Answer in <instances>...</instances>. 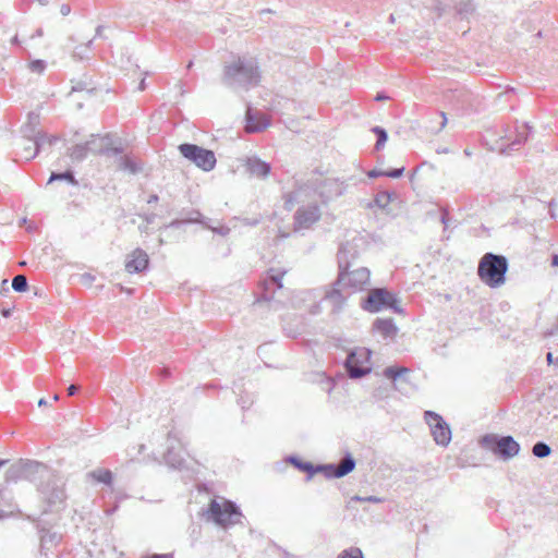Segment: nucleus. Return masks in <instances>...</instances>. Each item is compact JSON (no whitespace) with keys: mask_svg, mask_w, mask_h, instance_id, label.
Segmentation results:
<instances>
[{"mask_svg":"<svg viewBox=\"0 0 558 558\" xmlns=\"http://www.w3.org/2000/svg\"><path fill=\"white\" fill-rule=\"evenodd\" d=\"M221 81L231 88H248L258 85L260 70L256 58L250 56H234L223 65Z\"/></svg>","mask_w":558,"mask_h":558,"instance_id":"nucleus-1","label":"nucleus"},{"mask_svg":"<svg viewBox=\"0 0 558 558\" xmlns=\"http://www.w3.org/2000/svg\"><path fill=\"white\" fill-rule=\"evenodd\" d=\"M349 243L341 245L338 252L339 275L336 286L347 289V294L362 290L369 281V271L365 267H360L351 270V263L349 255L354 257L355 252Z\"/></svg>","mask_w":558,"mask_h":558,"instance_id":"nucleus-2","label":"nucleus"},{"mask_svg":"<svg viewBox=\"0 0 558 558\" xmlns=\"http://www.w3.org/2000/svg\"><path fill=\"white\" fill-rule=\"evenodd\" d=\"M508 260L502 255L486 253L478 263L480 279L490 288H498L506 281Z\"/></svg>","mask_w":558,"mask_h":558,"instance_id":"nucleus-3","label":"nucleus"},{"mask_svg":"<svg viewBox=\"0 0 558 558\" xmlns=\"http://www.w3.org/2000/svg\"><path fill=\"white\" fill-rule=\"evenodd\" d=\"M38 487L43 501L47 505L45 511H58L65 502L66 495L63 483L50 471L49 475H41Z\"/></svg>","mask_w":558,"mask_h":558,"instance_id":"nucleus-4","label":"nucleus"},{"mask_svg":"<svg viewBox=\"0 0 558 558\" xmlns=\"http://www.w3.org/2000/svg\"><path fill=\"white\" fill-rule=\"evenodd\" d=\"M289 461L293 463L299 470L308 473V480L312 477L314 473L323 472L327 478L332 477H342L349 474L355 468V460L351 454H345V457L340 461L338 465L335 464H326V465H317L313 466L310 462H302L294 457H290Z\"/></svg>","mask_w":558,"mask_h":558,"instance_id":"nucleus-5","label":"nucleus"},{"mask_svg":"<svg viewBox=\"0 0 558 558\" xmlns=\"http://www.w3.org/2000/svg\"><path fill=\"white\" fill-rule=\"evenodd\" d=\"M480 445L505 461L514 458L520 452L519 442L510 435L486 434L480 439Z\"/></svg>","mask_w":558,"mask_h":558,"instance_id":"nucleus-6","label":"nucleus"},{"mask_svg":"<svg viewBox=\"0 0 558 558\" xmlns=\"http://www.w3.org/2000/svg\"><path fill=\"white\" fill-rule=\"evenodd\" d=\"M209 518L222 527L240 522L242 517L239 508L231 501L217 497L211 500L208 509Z\"/></svg>","mask_w":558,"mask_h":558,"instance_id":"nucleus-7","label":"nucleus"},{"mask_svg":"<svg viewBox=\"0 0 558 558\" xmlns=\"http://www.w3.org/2000/svg\"><path fill=\"white\" fill-rule=\"evenodd\" d=\"M41 475H49V470L45 464L35 461L20 460L10 465L7 470L5 482L12 483L22 478L36 481L40 478Z\"/></svg>","mask_w":558,"mask_h":558,"instance_id":"nucleus-8","label":"nucleus"},{"mask_svg":"<svg viewBox=\"0 0 558 558\" xmlns=\"http://www.w3.org/2000/svg\"><path fill=\"white\" fill-rule=\"evenodd\" d=\"M179 150L184 158L192 161L204 171H210L216 166V157L213 150L205 149L194 144H181Z\"/></svg>","mask_w":558,"mask_h":558,"instance_id":"nucleus-9","label":"nucleus"},{"mask_svg":"<svg viewBox=\"0 0 558 558\" xmlns=\"http://www.w3.org/2000/svg\"><path fill=\"white\" fill-rule=\"evenodd\" d=\"M345 368L351 378H361L372 371L371 351L364 348L349 353Z\"/></svg>","mask_w":558,"mask_h":558,"instance_id":"nucleus-10","label":"nucleus"},{"mask_svg":"<svg viewBox=\"0 0 558 558\" xmlns=\"http://www.w3.org/2000/svg\"><path fill=\"white\" fill-rule=\"evenodd\" d=\"M323 203H327L343 194L345 184L336 178H316L311 180Z\"/></svg>","mask_w":558,"mask_h":558,"instance_id":"nucleus-11","label":"nucleus"},{"mask_svg":"<svg viewBox=\"0 0 558 558\" xmlns=\"http://www.w3.org/2000/svg\"><path fill=\"white\" fill-rule=\"evenodd\" d=\"M424 416L436 444L447 446L451 439V430L448 424L439 414L433 411H426Z\"/></svg>","mask_w":558,"mask_h":558,"instance_id":"nucleus-12","label":"nucleus"},{"mask_svg":"<svg viewBox=\"0 0 558 558\" xmlns=\"http://www.w3.org/2000/svg\"><path fill=\"white\" fill-rule=\"evenodd\" d=\"M411 369L405 366L386 367V379L391 380L393 388L402 395H408L413 390V385L409 379Z\"/></svg>","mask_w":558,"mask_h":558,"instance_id":"nucleus-13","label":"nucleus"},{"mask_svg":"<svg viewBox=\"0 0 558 558\" xmlns=\"http://www.w3.org/2000/svg\"><path fill=\"white\" fill-rule=\"evenodd\" d=\"M320 218V210L317 205H310L299 208L294 214V229H307Z\"/></svg>","mask_w":558,"mask_h":558,"instance_id":"nucleus-14","label":"nucleus"},{"mask_svg":"<svg viewBox=\"0 0 558 558\" xmlns=\"http://www.w3.org/2000/svg\"><path fill=\"white\" fill-rule=\"evenodd\" d=\"M89 153L92 154H113L118 155L121 153L120 148L112 147L111 140L108 135L99 136V135H90L89 140L86 142Z\"/></svg>","mask_w":558,"mask_h":558,"instance_id":"nucleus-15","label":"nucleus"},{"mask_svg":"<svg viewBox=\"0 0 558 558\" xmlns=\"http://www.w3.org/2000/svg\"><path fill=\"white\" fill-rule=\"evenodd\" d=\"M149 263L148 255L142 248H136L126 256L125 270L129 274L144 271Z\"/></svg>","mask_w":558,"mask_h":558,"instance_id":"nucleus-16","label":"nucleus"},{"mask_svg":"<svg viewBox=\"0 0 558 558\" xmlns=\"http://www.w3.org/2000/svg\"><path fill=\"white\" fill-rule=\"evenodd\" d=\"M270 124L268 117L259 111H254L251 107L246 110V125L247 133L262 132Z\"/></svg>","mask_w":558,"mask_h":558,"instance_id":"nucleus-17","label":"nucleus"},{"mask_svg":"<svg viewBox=\"0 0 558 558\" xmlns=\"http://www.w3.org/2000/svg\"><path fill=\"white\" fill-rule=\"evenodd\" d=\"M384 306V288L372 290L362 303V307L371 313L378 312Z\"/></svg>","mask_w":558,"mask_h":558,"instance_id":"nucleus-18","label":"nucleus"},{"mask_svg":"<svg viewBox=\"0 0 558 558\" xmlns=\"http://www.w3.org/2000/svg\"><path fill=\"white\" fill-rule=\"evenodd\" d=\"M245 167L247 172L256 178H266L270 172V165L255 157L247 158Z\"/></svg>","mask_w":558,"mask_h":558,"instance_id":"nucleus-19","label":"nucleus"},{"mask_svg":"<svg viewBox=\"0 0 558 558\" xmlns=\"http://www.w3.org/2000/svg\"><path fill=\"white\" fill-rule=\"evenodd\" d=\"M28 138H24L20 144L17 148L16 155L24 160H31L35 158V156L38 154V150H36V146H34V138H31L32 136H27Z\"/></svg>","mask_w":558,"mask_h":558,"instance_id":"nucleus-20","label":"nucleus"},{"mask_svg":"<svg viewBox=\"0 0 558 558\" xmlns=\"http://www.w3.org/2000/svg\"><path fill=\"white\" fill-rule=\"evenodd\" d=\"M86 478L110 486L113 481V474L108 469H96V470L88 472L86 474Z\"/></svg>","mask_w":558,"mask_h":558,"instance_id":"nucleus-21","label":"nucleus"},{"mask_svg":"<svg viewBox=\"0 0 558 558\" xmlns=\"http://www.w3.org/2000/svg\"><path fill=\"white\" fill-rule=\"evenodd\" d=\"M343 291L347 292V289H343L342 287H338L335 284V287L331 290L326 292L325 299L332 304L333 308H340V306L343 304L345 300Z\"/></svg>","mask_w":558,"mask_h":558,"instance_id":"nucleus-22","label":"nucleus"},{"mask_svg":"<svg viewBox=\"0 0 558 558\" xmlns=\"http://www.w3.org/2000/svg\"><path fill=\"white\" fill-rule=\"evenodd\" d=\"M531 126L529 123H523L521 126V130L517 129V136L510 143L509 148L511 150H517L521 145H523L529 137V132L531 131Z\"/></svg>","mask_w":558,"mask_h":558,"instance_id":"nucleus-23","label":"nucleus"},{"mask_svg":"<svg viewBox=\"0 0 558 558\" xmlns=\"http://www.w3.org/2000/svg\"><path fill=\"white\" fill-rule=\"evenodd\" d=\"M475 9L476 5L472 0H460L454 4L456 13L461 19H466L469 15L473 14Z\"/></svg>","mask_w":558,"mask_h":558,"instance_id":"nucleus-24","label":"nucleus"},{"mask_svg":"<svg viewBox=\"0 0 558 558\" xmlns=\"http://www.w3.org/2000/svg\"><path fill=\"white\" fill-rule=\"evenodd\" d=\"M163 458L166 462L172 468H179L183 462L182 457L178 452H175L174 446L172 444L168 445V449Z\"/></svg>","mask_w":558,"mask_h":558,"instance_id":"nucleus-25","label":"nucleus"},{"mask_svg":"<svg viewBox=\"0 0 558 558\" xmlns=\"http://www.w3.org/2000/svg\"><path fill=\"white\" fill-rule=\"evenodd\" d=\"M89 154L88 147L86 143L84 144H76L69 148V156L72 158V160L75 161H82L87 157Z\"/></svg>","mask_w":558,"mask_h":558,"instance_id":"nucleus-26","label":"nucleus"},{"mask_svg":"<svg viewBox=\"0 0 558 558\" xmlns=\"http://www.w3.org/2000/svg\"><path fill=\"white\" fill-rule=\"evenodd\" d=\"M118 169L129 171L130 173H136L141 168L131 157L121 156L118 159Z\"/></svg>","mask_w":558,"mask_h":558,"instance_id":"nucleus-27","label":"nucleus"},{"mask_svg":"<svg viewBox=\"0 0 558 558\" xmlns=\"http://www.w3.org/2000/svg\"><path fill=\"white\" fill-rule=\"evenodd\" d=\"M392 310L397 314H404V310L401 306V301L396 294L386 290V310Z\"/></svg>","mask_w":558,"mask_h":558,"instance_id":"nucleus-28","label":"nucleus"},{"mask_svg":"<svg viewBox=\"0 0 558 558\" xmlns=\"http://www.w3.org/2000/svg\"><path fill=\"white\" fill-rule=\"evenodd\" d=\"M34 136V146H36V150L45 149L46 146L51 147L53 143L57 141L56 136H47L46 134H35Z\"/></svg>","mask_w":558,"mask_h":558,"instance_id":"nucleus-29","label":"nucleus"},{"mask_svg":"<svg viewBox=\"0 0 558 558\" xmlns=\"http://www.w3.org/2000/svg\"><path fill=\"white\" fill-rule=\"evenodd\" d=\"M532 453L539 459H544L550 456L551 448L544 441H537L532 448Z\"/></svg>","mask_w":558,"mask_h":558,"instance_id":"nucleus-30","label":"nucleus"},{"mask_svg":"<svg viewBox=\"0 0 558 558\" xmlns=\"http://www.w3.org/2000/svg\"><path fill=\"white\" fill-rule=\"evenodd\" d=\"M39 123V116L36 113H29L28 114V122L24 126V133L25 136H33L35 135V128Z\"/></svg>","mask_w":558,"mask_h":558,"instance_id":"nucleus-31","label":"nucleus"},{"mask_svg":"<svg viewBox=\"0 0 558 558\" xmlns=\"http://www.w3.org/2000/svg\"><path fill=\"white\" fill-rule=\"evenodd\" d=\"M12 288L16 292H25L28 288L27 279L24 275H17L12 280Z\"/></svg>","mask_w":558,"mask_h":558,"instance_id":"nucleus-32","label":"nucleus"},{"mask_svg":"<svg viewBox=\"0 0 558 558\" xmlns=\"http://www.w3.org/2000/svg\"><path fill=\"white\" fill-rule=\"evenodd\" d=\"M284 274H286L284 270H279V269L271 268L269 270V281L271 283L276 284V287L278 289H281L282 288L281 280H282V277L284 276Z\"/></svg>","mask_w":558,"mask_h":558,"instance_id":"nucleus-33","label":"nucleus"},{"mask_svg":"<svg viewBox=\"0 0 558 558\" xmlns=\"http://www.w3.org/2000/svg\"><path fill=\"white\" fill-rule=\"evenodd\" d=\"M57 180H66L74 185L77 184V181L75 180V178L71 171H65L63 173H52L48 183H51Z\"/></svg>","mask_w":558,"mask_h":558,"instance_id":"nucleus-34","label":"nucleus"},{"mask_svg":"<svg viewBox=\"0 0 558 558\" xmlns=\"http://www.w3.org/2000/svg\"><path fill=\"white\" fill-rule=\"evenodd\" d=\"M337 558H363V554L357 547H350L342 550Z\"/></svg>","mask_w":558,"mask_h":558,"instance_id":"nucleus-35","label":"nucleus"},{"mask_svg":"<svg viewBox=\"0 0 558 558\" xmlns=\"http://www.w3.org/2000/svg\"><path fill=\"white\" fill-rule=\"evenodd\" d=\"M28 69L37 74H41L46 69V62L44 60H33L28 63Z\"/></svg>","mask_w":558,"mask_h":558,"instance_id":"nucleus-36","label":"nucleus"},{"mask_svg":"<svg viewBox=\"0 0 558 558\" xmlns=\"http://www.w3.org/2000/svg\"><path fill=\"white\" fill-rule=\"evenodd\" d=\"M398 331H399V329L396 326V324L393 323V320L386 318V339L387 338L393 339L397 336Z\"/></svg>","mask_w":558,"mask_h":558,"instance_id":"nucleus-37","label":"nucleus"},{"mask_svg":"<svg viewBox=\"0 0 558 558\" xmlns=\"http://www.w3.org/2000/svg\"><path fill=\"white\" fill-rule=\"evenodd\" d=\"M405 168L402 166L400 168H392L386 170V178L397 179L400 178L404 173Z\"/></svg>","mask_w":558,"mask_h":558,"instance_id":"nucleus-38","label":"nucleus"},{"mask_svg":"<svg viewBox=\"0 0 558 558\" xmlns=\"http://www.w3.org/2000/svg\"><path fill=\"white\" fill-rule=\"evenodd\" d=\"M438 116L441 119L439 122V125L437 128H433V126L428 128L433 133H439L447 124V117H446L445 112L440 111L438 113Z\"/></svg>","mask_w":558,"mask_h":558,"instance_id":"nucleus-39","label":"nucleus"},{"mask_svg":"<svg viewBox=\"0 0 558 558\" xmlns=\"http://www.w3.org/2000/svg\"><path fill=\"white\" fill-rule=\"evenodd\" d=\"M373 132L377 135L376 149L378 150L384 144V129L380 126H375Z\"/></svg>","mask_w":558,"mask_h":558,"instance_id":"nucleus-40","label":"nucleus"},{"mask_svg":"<svg viewBox=\"0 0 558 558\" xmlns=\"http://www.w3.org/2000/svg\"><path fill=\"white\" fill-rule=\"evenodd\" d=\"M92 45V40H89L85 46L83 47H77L75 48V50L73 51V57L74 58H78V59H83L84 58V51H86L87 49H89Z\"/></svg>","mask_w":558,"mask_h":558,"instance_id":"nucleus-41","label":"nucleus"},{"mask_svg":"<svg viewBox=\"0 0 558 558\" xmlns=\"http://www.w3.org/2000/svg\"><path fill=\"white\" fill-rule=\"evenodd\" d=\"M385 196H386V207L388 206L389 203H393L399 199L397 193L390 192L387 190H386Z\"/></svg>","mask_w":558,"mask_h":558,"instance_id":"nucleus-42","label":"nucleus"},{"mask_svg":"<svg viewBox=\"0 0 558 558\" xmlns=\"http://www.w3.org/2000/svg\"><path fill=\"white\" fill-rule=\"evenodd\" d=\"M373 328H374V330H376L379 333L384 335V318H377L374 322Z\"/></svg>","mask_w":558,"mask_h":558,"instance_id":"nucleus-43","label":"nucleus"},{"mask_svg":"<svg viewBox=\"0 0 558 558\" xmlns=\"http://www.w3.org/2000/svg\"><path fill=\"white\" fill-rule=\"evenodd\" d=\"M211 230L216 233H219L220 235H227L230 232V228L226 226H221L220 228H211Z\"/></svg>","mask_w":558,"mask_h":558,"instance_id":"nucleus-44","label":"nucleus"},{"mask_svg":"<svg viewBox=\"0 0 558 558\" xmlns=\"http://www.w3.org/2000/svg\"><path fill=\"white\" fill-rule=\"evenodd\" d=\"M381 175H384V170H380V169H373L367 172L368 178H378Z\"/></svg>","mask_w":558,"mask_h":558,"instance_id":"nucleus-45","label":"nucleus"},{"mask_svg":"<svg viewBox=\"0 0 558 558\" xmlns=\"http://www.w3.org/2000/svg\"><path fill=\"white\" fill-rule=\"evenodd\" d=\"M71 12V7L66 3L62 4L61 8H60V13L63 15V16H66L69 15Z\"/></svg>","mask_w":558,"mask_h":558,"instance_id":"nucleus-46","label":"nucleus"},{"mask_svg":"<svg viewBox=\"0 0 558 558\" xmlns=\"http://www.w3.org/2000/svg\"><path fill=\"white\" fill-rule=\"evenodd\" d=\"M78 390V386L76 385H71L69 388H68V395L69 396H73L76 393V391Z\"/></svg>","mask_w":558,"mask_h":558,"instance_id":"nucleus-47","label":"nucleus"},{"mask_svg":"<svg viewBox=\"0 0 558 558\" xmlns=\"http://www.w3.org/2000/svg\"><path fill=\"white\" fill-rule=\"evenodd\" d=\"M447 220H448V213L447 211H444L441 217H440V221L441 223H444L445 226H447Z\"/></svg>","mask_w":558,"mask_h":558,"instance_id":"nucleus-48","label":"nucleus"},{"mask_svg":"<svg viewBox=\"0 0 558 558\" xmlns=\"http://www.w3.org/2000/svg\"><path fill=\"white\" fill-rule=\"evenodd\" d=\"M546 360H547L548 364H554L555 363V360H554V356H553L551 352L547 353Z\"/></svg>","mask_w":558,"mask_h":558,"instance_id":"nucleus-49","label":"nucleus"},{"mask_svg":"<svg viewBox=\"0 0 558 558\" xmlns=\"http://www.w3.org/2000/svg\"><path fill=\"white\" fill-rule=\"evenodd\" d=\"M11 312H12L11 308H4V310L1 311V314L4 317H9V316H11Z\"/></svg>","mask_w":558,"mask_h":558,"instance_id":"nucleus-50","label":"nucleus"},{"mask_svg":"<svg viewBox=\"0 0 558 558\" xmlns=\"http://www.w3.org/2000/svg\"><path fill=\"white\" fill-rule=\"evenodd\" d=\"M1 287H2V291H4V292L9 291L8 280L7 279L2 280Z\"/></svg>","mask_w":558,"mask_h":558,"instance_id":"nucleus-51","label":"nucleus"},{"mask_svg":"<svg viewBox=\"0 0 558 558\" xmlns=\"http://www.w3.org/2000/svg\"><path fill=\"white\" fill-rule=\"evenodd\" d=\"M380 196L381 194L378 193L374 199L375 204L378 206V207H381L383 205L380 204Z\"/></svg>","mask_w":558,"mask_h":558,"instance_id":"nucleus-52","label":"nucleus"},{"mask_svg":"<svg viewBox=\"0 0 558 558\" xmlns=\"http://www.w3.org/2000/svg\"><path fill=\"white\" fill-rule=\"evenodd\" d=\"M157 201H158V195L153 194V195H150L148 203L151 204V203H156Z\"/></svg>","mask_w":558,"mask_h":558,"instance_id":"nucleus-53","label":"nucleus"},{"mask_svg":"<svg viewBox=\"0 0 558 558\" xmlns=\"http://www.w3.org/2000/svg\"><path fill=\"white\" fill-rule=\"evenodd\" d=\"M551 265H553V266H557V267H558V255H557V254H555V255L553 256Z\"/></svg>","mask_w":558,"mask_h":558,"instance_id":"nucleus-54","label":"nucleus"},{"mask_svg":"<svg viewBox=\"0 0 558 558\" xmlns=\"http://www.w3.org/2000/svg\"><path fill=\"white\" fill-rule=\"evenodd\" d=\"M150 558H172L171 555H154Z\"/></svg>","mask_w":558,"mask_h":558,"instance_id":"nucleus-55","label":"nucleus"},{"mask_svg":"<svg viewBox=\"0 0 558 558\" xmlns=\"http://www.w3.org/2000/svg\"><path fill=\"white\" fill-rule=\"evenodd\" d=\"M146 88V83H145V80L143 78L138 85V89L140 90H144Z\"/></svg>","mask_w":558,"mask_h":558,"instance_id":"nucleus-56","label":"nucleus"},{"mask_svg":"<svg viewBox=\"0 0 558 558\" xmlns=\"http://www.w3.org/2000/svg\"><path fill=\"white\" fill-rule=\"evenodd\" d=\"M375 100H377V101H381V100H384V93H378V94L376 95V97H375Z\"/></svg>","mask_w":558,"mask_h":558,"instance_id":"nucleus-57","label":"nucleus"},{"mask_svg":"<svg viewBox=\"0 0 558 558\" xmlns=\"http://www.w3.org/2000/svg\"><path fill=\"white\" fill-rule=\"evenodd\" d=\"M102 31H104V27H102V26H98V27L96 28V35H97V36H101V35H102Z\"/></svg>","mask_w":558,"mask_h":558,"instance_id":"nucleus-58","label":"nucleus"},{"mask_svg":"<svg viewBox=\"0 0 558 558\" xmlns=\"http://www.w3.org/2000/svg\"><path fill=\"white\" fill-rule=\"evenodd\" d=\"M46 404H47V401L44 398L38 401L39 407H44Z\"/></svg>","mask_w":558,"mask_h":558,"instance_id":"nucleus-59","label":"nucleus"},{"mask_svg":"<svg viewBox=\"0 0 558 558\" xmlns=\"http://www.w3.org/2000/svg\"><path fill=\"white\" fill-rule=\"evenodd\" d=\"M8 463V460L0 459V469Z\"/></svg>","mask_w":558,"mask_h":558,"instance_id":"nucleus-60","label":"nucleus"},{"mask_svg":"<svg viewBox=\"0 0 558 558\" xmlns=\"http://www.w3.org/2000/svg\"><path fill=\"white\" fill-rule=\"evenodd\" d=\"M41 5H47L48 4V0H37Z\"/></svg>","mask_w":558,"mask_h":558,"instance_id":"nucleus-61","label":"nucleus"},{"mask_svg":"<svg viewBox=\"0 0 558 558\" xmlns=\"http://www.w3.org/2000/svg\"><path fill=\"white\" fill-rule=\"evenodd\" d=\"M172 438H175V437H174V436H173V434L170 432V433L168 434V442H170Z\"/></svg>","mask_w":558,"mask_h":558,"instance_id":"nucleus-62","label":"nucleus"},{"mask_svg":"<svg viewBox=\"0 0 558 558\" xmlns=\"http://www.w3.org/2000/svg\"><path fill=\"white\" fill-rule=\"evenodd\" d=\"M549 207H550V208L556 207L555 199H551V201L549 202Z\"/></svg>","mask_w":558,"mask_h":558,"instance_id":"nucleus-63","label":"nucleus"},{"mask_svg":"<svg viewBox=\"0 0 558 558\" xmlns=\"http://www.w3.org/2000/svg\"><path fill=\"white\" fill-rule=\"evenodd\" d=\"M83 89V86H81V84H78L76 87H73V90H82Z\"/></svg>","mask_w":558,"mask_h":558,"instance_id":"nucleus-64","label":"nucleus"}]
</instances>
